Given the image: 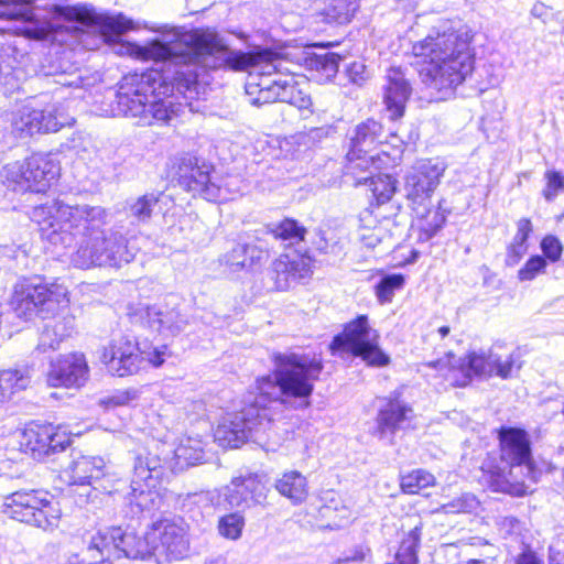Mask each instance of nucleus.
<instances>
[{"instance_id": "nucleus-57", "label": "nucleus", "mask_w": 564, "mask_h": 564, "mask_svg": "<svg viewBox=\"0 0 564 564\" xmlns=\"http://www.w3.org/2000/svg\"><path fill=\"white\" fill-rule=\"evenodd\" d=\"M533 231V226L530 219L521 218L517 223V232L512 239V242L517 245L528 246V239Z\"/></svg>"}, {"instance_id": "nucleus-52", "label": "nucleus", "mask_w": 564, "mask_h": 564, "mask_svg": "<svg viewBox=\"0 0 564 564\" xmlns=\"http://www.w3.org/2000/svg\"><path fill=\"white\" fill-rule=\"evenodd\" d=\"M545 178L546 188L544 189V197L546 200H552L564 189V175L558 171H547Z\"/></svg>"}, {"instance_id": "nucleus-4", "label": "nucleus", "mask_w": 564, "mask_h": 564, "mask_svg": "<svg viewBox=\"0 0 564 564\" xmlns=\"http://www.w3.org/2000/svg\"><path fill=\"white\" fill-rule=\"evenodd\" d=\"M50 19L40 20L33 0H0V19L17 23L14 32L34 40L64 42L65 36L85 43L93 36L98 43L113 45L133 29V21L123 13L97 12L88 4H53Z\"/></svg>"}, {"instance_id": "nucleus-55", "label": "nucleus", "mask_w": 564, "mask_h": 564, "mask_svg": "<svg viewBox=\"0 0 564 564\" xmlns=\"http://www.w3.org/2000/svg\"><path fill=\"white\" fill-rule=\"evenodd\" d=\"M290 105L296 107L299 110L307 111L308 113H313V101L307 91L299 84L296 90L292 96V100L289 101Z\"/></svg>"}, {"instance_id": "nucleus-14", "label": "nucleus", "mask_w": 564, "mask_h": 564, "mask_svg": "<svg viewBox=\"0 0 564 564\" xmlns=\"http://www.w3.org/2000/svg\"><path fill=\"white\" fill-rule=\"evenodd\" d=\"M387 140L381 122L369 118L358 123L348 134L347 169L351 174L358 170H380L387 163L388 154L378 152V145Z\"/></svg>"}, {"instance_id": "nucleus-62", "label": "nucleus", "mask_w": 564, "mask_h": 564, "mask_svg": "<svg viewBox=\"0 0 564 564\" xmlns=\"http://www.w3.org/2000/svg\"><path fill=\"white\" fill-rule=\"evenodd\" d=\"M55 83L61 85L62 87L79 88L82 86L83 79L79 75H66L62 73L57 75V79H55Z\"/></svg>"}, {"instance_id": "nucleus-26", "label": "nucleus", "mask_w": 564, "mask_h": 564, "mask_svg": "<svg viewBox=\"0 0 564 564\" xmlns=\"http://www.w3.org/2000/svg\"><path fill=\"white\" fill-rule=\"evenodd\" d=\"M387 85L384 87L383 102L389 119L395 121L403 117L406 101L411 95L412 88L409 80L400 68H390L387 75Z\"/></svg>"}, {"instance_id": "nucleus-10", "label": "nucleus", "mask_w": 564, "mask_h": 564, "mask_svg": "<svg viewBox=\"0 0 564 564\" xmlns=\"http://www.w3.org/2000/svg\"><path fill=\"white\" fill-rule=\"evenodd\" d=\"M129 315L132 323H139L163 337L195 333L199 329L198 324L214 327L218 324L216 316L209 312L193 316L186 314L176 295H169L161 304L130 308Z\"/></svg>"}, {"instance_id": "nucleus-29", "label": "nucleus", "mask_w": 564, "mask_h": 564, "mask_svg": "<svg viewBox=\"0 0 564 564\" xmlns=\"http://www.w3.org/2000/svg\"><path fill=\"white\" fill-rule=\"evenodd\" d=\"M64 473L68 479V484L107 481L106 477L108 476L107 465L102 457L84 456L80 454H73L72 462L65 468Z\"/></svg>"}, {"instance_id": "nucleus-45", "label": "nucleus", "mask_w": 564, "mask_h": 564, "mask_svg": "<svg viewBox=\"0 0 564 564\" xmlns=\"http://www.w3.org/2000/svg\"><path fill=\"white\" fill-rule=\"evenodd\" d=\"M243 527L245 518L239 511L225 514L218 521L219 534L229 540H238Z\"/></svg>"}, {"instance_id": "nucleus-32", "label": "nucleus", "mask_w": 564, "mask_h": 564, "mask_svg": "<svg viewBox=\"0 0 564 564\" xmlns=\"http://www.w3.org/2000/svg\"><path fill=\"white\" fill-rule=\"evenodd\" d=\"M165 197L163 192H150L126 202V214L131 225H148L161 199Z\"/></svg>"}, {"instance_id": "nucleus-28", "label": "nucleus", "mask_w": 564, "mask_h": 564, "mask_svg": "<svg viewBox=\"0 0 564 564\" xmlns=\"http://www.w3.org/2000/svg\"><path fill=\"white\" fill-rule=\"evenodd\" d=\"M153 454H159L161 458H166V470L172 469L182 471L191 466L202 464L204 462L205 452L200 441L186 440L182 442L175 449H165L156 445Z\"/></svg>"}, {"instance_id": "nucleus-47", "label": "nucleus", "mask_w": 564, "mask_h": 564, "mask_svg": "<svg viewBox=\"0 0 564 564\" xmlns=\"http://www.w3.org/2000/svg\"><path fill=\"white\" fill-rule=\"evenodd\" d=\"M371 558L370 547L361 543L345 550L335 561V564H368L371 562Z\"/></svg>"}, {"instance_id": "nucleus-31", "label": "nucleus", "mask_w": 564, "mask_h": 564, "mask_svg": "<svg viewBox=\"0 0 564 564\" xmlns=\"http://www.w3.org/2000/svg\"><path fill=\"white\" fill-rule=\"evenodd\" d=\"M452 367L460 373V378L456 379L458 387L468 386L475 378L492 377L490 351H470L458 358Z\"/></svg>"}, {"instance_id": "nucleus-43", "label": "nucleus", "mask_w": 564, "mask_h": 564, "mask_svg": "<svg viewBox=\"0 0 564 564\" xmlns=\"http://www.w3.org/2000/svg\"><path fill=\"white\" fill-rule=\"evenodd\" d=\"M404 283L405 278L402 273L384 274L375 285V292L379 303H390L394 292L401 290Z\"/></svg>"}, {"instance_id": "nucleus-24", "label": "nucleus", "mask_w": 564, "mask_h": 564, "mask_svg": "<svg viewBox=\"0 0 564 564\" xmlns=\"http://www.w3.org/2000/svg\"><path fill=\"white\" fill-rule=\"evenodd\" d=\"M264 475L250 473L232 478L224 488V498L230 508L246 509L250 502L262 503L265 499Z\"/></svg>"}, {"instance_id": "nucleus-1", "label": "nucleus", "mask_w": 564, "mask_h": 564, "mask_svg": "<svg viewBox=\"0 0 564 564\" xmlns=\"http://www.w3.org/2000/svg\"><path fill=\"white\" fill-rule=\"evenodd\" d=\"M195 42V30H176L166 40L135 45L133 54L153 61L156 66L123 77L105 110L107 115L131 118L143 127L169 123L177 113L176 95L187 99L198 94V77L204 67Z\"/></svg>"}, {"instance_id": "nucleus-6", "label": "nucleus", "mask_w": 564, "mask_h": 564, "mask_svg": "<svg viewBox=\"0 0 564 564\" xmlns=\"http://www.w3.org/2000/svg\"><path fill=\"white\" fill-rule=\"evenodd\" d=\"M144 535L121 527H109L90 533L84 542L87 543L89 557H107L113 562L121 557L129 560L150 561L158 564L162 560L177 561L187 556L189 540L182 519H159L151 523Z\"/></svg>"}, {"instance_id": "nucleus-15", "label": "nucleus", "mask_w": 564, "mask_h": 564, "mask_svg": "<svg viewBox=\"0 0 564 564\" xmlns=\"http://www.w3.org/2000/svg\"><path fill=\"white\" fill-rule=\"evenodd\" d=\"M171 162V174L184 191L208 202L225 198L209 162L188 152L175 155Z\"/></svg>"}, {"instance_id": "nucleus-2", "label": "nucleus", "mask_w": 564, "mask_h": 564, "mask_svg": "<svg viewBox=\"0 0 564 564\" xmlns=\"http://www.w3.org/2000/svg\"><path fill=\"white\" fill-rule=\"evenodd\" d=\"M273 375L258 378L248 404L228 414L214 433L221 447L238 448L249 440L259 442L273 424L274 412L282 408L304 409L310 405L314 384L324 365L318 354L276 352Z\"/></svg>"}, {"instance_id": "nucleus-42", "label": "nucleus", "mask_w": 564, "mask_h": 564, "mask_svg": "<svg viewBox=\"0 0 564 564\" xmlns=\"http://www.w3.org/2000/svg\"><path fill=\"white\" fill-rule=\"evenodd\" d=\"M435 484L433 474L425 469H415L406 475L401 476L400 486L404 494H419L422 489L431 487Z\"/></svg>"}, {"instance_id": "nucleus-5", "label": "nucleus", "mask_w": 564, "mask_h": 564, "mask_svg": "<svg viewBox=\"0 0 564 564\" xmlns=\"http://www.w3.org/2000/svg\"><path fill=\"white\" fill-rule=\"evenodd\" d=\"M471 36L467 30H456L449 21L433 26L429 34L412 46L415 57L424 65L420 78L433 100L453 97L475 68V56L470 47Z\"/></svg>"}, {"instance_id": "nucleus-48", "label": "nucleus", "mask_w": 564, "mask_h": 564, "mask_svg": "<svg viewBox=\"0 0 564 564\" xmlns=\"http://www.w3.org/2000/svg\"><path fill=\"white\" fill-rule=\"evenodd\" d=\"M546 259L543 256L534 254L531 256L524 263V265L518 271V279L521 282L532 281L539 274L545 272Z\"/></svg>"}, {"instance_id": "nucleus-9", "label": "nucleus", "mask_w": 564, "mask_h": 564, "mask_svg": "<svg viewBox=\"0 0 564 564\" xmlns=\"http://www.w3.org/2000/svg\"><path fill=\"white\" fill-rule=\"evenodd\" d=\"M166 475V458L153 454L150 449L134 457L131 491L127 499L126 514L131 518L153 519L155 511L163 505V498L156 487Z\"/></svg>"}, {"instance_id": "nucleus-17", "label": "nucleus", "mask_w": 564, "mask_h": 564, "mask_svg": "<svg viewBox=\"0 0 564 564\" xmlns=\"http://www.w3.org/2000/svg\"><path fill=\"white\" fill-rule=\"evenodd\" d=\"M446 170L443 160L427 159L419 162L405 176L404 191L408 205L415 216L426 214L432 196Z\"/></svg>"}, {"instance_id": "nucleus-54", "label": "nucleus", "mask_w": 564, "mask_h": 564, "mask_svg": "<svg viewBox=\"0 0 564 564\" xmlns=\"http://www.w3.org/2000/svg\"><path fill=\"white\" fill-rule=\"evenodd\" d=\"M327 237L326 232L318 229L315 231L314 237L311 241L312 246L321 253H334L336 254L337 242L333 241Z\"/></svg>"}, {"instance_id": "nucleus-40", "label": "nucleus", "mask_w": 564, "mask_h": 564, "mask_svg": "<svg viewBox=\"0 0 564 564\" xmlns=\"http://www.w3.org/2000/svg\"><path fill=\"white\" fill-rule=\"evenodd\" d=\"M22 56V54H20ZM19 52L17 46L4 43L0 46V85H8L15 78Z\"/></svg>"}, {"instance_id": "nucleus-58", "label": "nucleus", "mask_w": 564, "mask_h": 564, "mask_svg": "<svg viewBox=\"0 0 564 564\" xmlns=\"http://www.w3.org/2000/svg\"><path fill=\"white\" fill-rule=\"evenodd\" d=\"M528 246L517 245L511 242L507 248L505 263L507 267L517 265L521 259L527 254Z\"/></svg>"}, {"instance_id": "nucleus-19", "label": "nucleus", "mask_w": 564, "mask_h": 564, "mask_svg": "<svg viewBox=\"0 0 564 564\" xmlns=\"http://www.w3.org/2000/svg\"><path fill=\"white\" fill-rule=\"evenodd\" d=\"M69 445L70 440L66 432L50 423L32 422L20 438V449L40 462L63 453Z\"/></svg>"}, {"instance_id": "nucleus-34", "label": "nucleus", "mask_w": 564, "mask_h": 564, "mask_svg": "<svg viewBox=\"0 0 564 564\" xmlns=\"http://www.w3.org/2000/svg\"><path fill=\"white\" fill-rule=\"evenodd\" d=\"M358 8V0H322L317 15L329 24H346L351 21Z\"/></svg>"}, {"instance_id": "nucleus-41", "label": "nucleus", "mask_w": 564, "mask_h": 564, "mask_svg": "<svg viewBox=\"0 0 564 564\" xmlns=\"http://www.w3.org/2000/svg\"><path fill=\"white\" fill-rule=\"evenodd\" d=\"M340 56L334 52L313 54L308 59L311 69L316 70L326 80L333 79L338 73Z\"/></svg>"}, {"instance_id": "nucleus-50", "label": "nucleus", "mask_w": 564, "mask_h": 564, "mask_svg": "<svg viewBox=\"0 0 564 564\" xmlns=\"http://www.w3.org/2000/svg\"><path fill=\"white\" fill-rule=\"evenodd\" d=\"M479 501L473 494H463L445 506L448 512L470 513L478 509Z\"/></svg>"}, {"instance_id": "nucleus-36", "label": "nucleus", "mask_w": 564, "mask_h": 564, "mask_svg": "<svg viewBox=\"0 0 564 564\" xmlns=\"http://www.w3.org/2000/svg\"><path fill=\"white\" fill-rule=\"evenodd\" d=\"M267 228L268 234L289 247L304 242L307 234V229L299 220L289 217L279 223L270 224Z\"/></svg>"}, {"instance_id": "nucleus-64", "label": "nucleus", "mask_w": 564, "mask_h": 564, "mask_svg": "<svg viewBox=\"0 0 564 564\" xmlns=\"http://www.w3.org/2000/svg\"><path fill=\"white\" fill-rule=\"evenodd\" d=\"M167 351V346L162 345L160 347H155L151 352H149V361L154 367H160L164 362V357Z\"/></svg>"}, {"instance_id": "nucleus-49", "label": "nucleus", "mask_w": 564, "mask_h": 564, "mask_svg": "<svg viewBox=\"0 0 564 564\" xmlns=\"http://www.w3.org/2000/svg\"><path fill=\"white\" fill-rule=\"evenodd\" d=\"M540 248L542 250V254L546 259V263H555L557 262L563 253V245L556 236L547 235L545 236L541 242Z\"/></svg>"}, {"instance_id": "nucleus-16", "label": "nucleus", "mask_w": 564, "mask_h": 564, "mask_svg": "<svg viewBox=\"0 0 564 564\" xmlns=\"http://www.w3.org/2000/svg\"><path fill=\"white\" fill-rule=\"evenodd\" d=\"M7 180L14 184L13 191L44 193L59 175V164L51 154L36 153L23 163L15 162L6 167Z\"/></svg>"}, {"instance_id": "nucleus-37", "label": "nucleus", "mask_w": 564, "mask_h": 564, "mask_svg": "<svg viewBox=\"0 0 564 564\" xmlns=\"http://www.w3.org/2000/svg\"><path fill=\"white\" fill-rule=\"evenodd\" d=\"M422 523L411 529L401 540L393 562L388 564H419L417 552L421 546Z\"/></svg>"}, {"instance_id": "nucleus-11", "label": "nucleus", "mask_w": 564, "mask_h": 564, "mask_svg": "<svg viewBox=\"0 0 564 564\" xmlns=\"http://www.w3.org/2000/svg\"><path fill=\"white\" fill-rule=\"evenodd\" d=\"M67 290L58 284L35 283L23 280L14 285L10 306L17 317L24 321L55 316L67 308Z\"/></svg>"}, {"instance_id": "nucleus-38", "label": "nucleus", "mask_w": 564, "mask_h": 564, "mask_svg": "<svg viewBox=\"0 0 564 564\" xmlns=\"http://www.w3.org/2000/svg\"><path fill=\"white\" fill-rule=\"evenodd\" d=\"M422 220L420 227V239L430 240L432 239L445 225L447 210L443 208L442 202H438L436 208H432V204L426 206V214L416 216Z\"/></svg>"}, {"instance_id": "nucleus-56", "label": "nucleus", "mask_w": 564, "mask_h": 564, "mask_svg": "<svg viewBox=\"0 0 564 564\" xmlns=\"http://www.w3.org/2000/svg\"><path fill=\"white\" fill-rule=\"evenodd\" d=\"M346 75L350 83L361 86L368 78L366 65L362 62H352L346 66Z\"/></svg>"}, {"instance_id": "nucleus-61", "label": "nucleus", "mask_w": 564, "mask_h": 564, "mask_svg": "<svg viewBox=\"0 0 564 564\" xmlns=\"http://www.w3.org/2000/svg\"><path fill=\"white\" fill-rule=\"evenodd\" d=\"M513 564H544L543 560L531 547L525 546L513 558Z\"/></svg>"}, {"instance_id": "nucleus-60", "label": "nucleus", "mask_w": 564, "mask_h": 564, "mask_svg": "<svg viewBox=\"0 0 564 564\" xmlns=\"http://www.w3.org/2000/svg\"><path fill=\"white\" fill-rule=\"evenodd\" d=\"M382 238L380 228L362 229L359 235V240L368 249L376 248L382 241Z\"/></svg>"}, {"instance_id": "nucleus-25", "label": "nucleus", "mask_w": 564, "mask_h": 564, "mask_svg": "<svg viewBox=\"0 0 564 564\" xmlns=\"http://www.w3.org/2000/svg\"><path fill=\"white\" fill-rule=\"evenodd\" d=\"M88 376V366L83 355L59 356L50 364L46 381L51 387H80Z\"/></svg>"}, {"instance_id": "nucleus-20", "label": "nucleus", "mask_w": 564, "mask_h": 564, "mask_svg": "<svg viewBox=\"0 0 564 564\" xmlns=\"http://www.w3.org/2000/svg\"><path fill=\"white\" fill-rule=\"evenodd\" d=\"M412 415V408L400 399V393H391L378 410L373 435L386 444H393L395 434L410 424Z\"/></svg>"}, {"instance_id": "nucleus-39", "label": "nucleus", "mask_w": 564, "mask_h": 564, "mask_svg": "<svg viewBox=\"0 0 564 564\" xmlns=\"http://www.w3.org/2000/svg\"><path fill=\"white\" fill-rule=\"evenodd\" d=\"M275 88V78L270 82V87H267L261 86V84H256V77L253 75H251L245 86L249 102L258 107L278 101L279 95H276Z\"/></svg>"}, {"instance_id": "nucleus-51", "label": "nucleus", "mask_w": 564, "mask_h": 564, "mask_svg": "<svg viewBox=\"0 0 564 564\" xmlns=\"http://www.w3.org/2000/svg\"><path fill=\"white\" fill-rule=\"evenodd\" d=\"M490 360L492 365V376H497L501 379L511 377L516 364L513 354L509 355L506 360H501L499 355L490 351Z\"/></svg>"}, {"instance_id": "nucleus-53", "label": "nucleus", "mask_w": 564, "mask_h": 564, "mask_svg": "<svg viewBox=\"0 0 564 564\" xmlns=\"http://www.w3.org/2000/svg\"><path fill=\"white\" fill-rule=\"evenodd\" d=\"M299 82L293 76L288 78H275L278 101L286 102L292 100V96L299 86Z\"/></svg>"}, {"instance_id": "nucleus-7", "label": "nucleus", "mask_w": 564, "mask_h": 564, "mask_svg": "<svg viewBox=\"0 0 564 564\" xmlns=\"http://www.w3.org/2000/svg\"><path fill=\"white\" fill-rule=\"evenodd\" d=\"M195 34L204 70H246L253 67L259 74L273 75L275 78L294 77L295 73L288 66V62L269 48L242 52L229 48L216 32L195 30Z\"/></svg>"}, {"instance_id": "nucleus-44", "label": "nucleus", "mask_w": 564, "mask_h": 564, "mask_svg": "<svg viewBox=\"0 0 564 564\" xmlns=\"http://www.w3.org/2000/svg\"><path fill=\"white\" fill-rule=\"evenodd\" d=\"M69 486L73 487L72 492L75 496V502L80 507L95 502L102 492H110L106 481L95 484L83 481V484H69Z\"/></svg>"}, {"instance_id": "nucleus-22", "label": "nucleus", "mask_w": 564, "mask_h": 564, "mask_svg": "<svg viewBox=\"0 0 564 564\" xmlns=\"http://www.w3.org/2000/svg\"><path fill=\"white\" fill-rule=\"evenodd\" d=\"M373 167L358 170L354 175L358 184H365L369 187L376 200V207L372 213L376 217L390 219L397 216L399 206L388 205L397 192L398 181L390 174L376 173Z\"/></svg>"}, {"instance_id": "nucleus-59", "label": "nucleus", "mask_w": 564, "mask_h": 564, "mask_svg": "<svg viewBox=\"0 0 564 564\" xmlns=\"http://www.w3.org/2000/svg\"><path fill=\"white\" fill-rule=\"evenodd\" d=\"M137 398L138 391L134 389H128L113 393L108 398L107 403L113 406H123L130 404L132 401L137 400Z\"/></svg>"}, {"instance_id": "nucleus-46", "label": "nucleus", "mask_w": 564, "mask_h": 564, "mask_svg": "<svg viewBox=\"0 0 564 564\" xmlns=\"http://www.w3.org/2000/svg\"><path fill=\"white\" fill-rule=\"evenodd\" d=\"M26 254L14 246H0V271L18 273L20 264H25Z\"/></svg>"}, {"instance_id": "nucleus-18", "label": "nucleus", "mask_w": 564, "mask_h": 564, "mask_svg": "<svg viewBox=\"0 0 564 564\" xmlns=\"http://www.w3.org/2000/svg\"><path fill=\"white\" fill-rule=\"evenodd\" d=\"M74 121L64 107L50 104L45 108H37L29 101L12 116V129L19 138L30 137L34 133L56 132L64 126Z\"/></svg>"}, {"instance_id": "nucleus-8", "label": "nucleus", "mask_w": 564, "mask_h": 564, "mask_svg": "<svg viewBox=\"0 0 564 564\" xmlns=\"http://www.w3.org/2000/svg\"><path fill=\"white\" fill-rule=\"evenodd\" d=\"M499 460L486 465L492 481L499 489L508 485L524 486L536 482V469L532 457L529 433L514 426H501L498 431Z\"/></svg>"}, {"instance_id": "nucleus-21", "label": "nucleus", "mask_w": 564, "mask_h": 564, "mask_svg": "<svg viewBox=\"0 0 564 564\" xmlns=\"http://www.w3.org/2000/svg\"><path fill=\"white\" fill-rule=\"evenodd\" d=\"M100 358L108 371L118 377L137 372L142 360L138 343L129 335L113 339L104 347Z\"/></svg>"}, {"instance_id": "nucleus-27", "label": "nucleus", "mask_w": 564, "mask_h": 564, "mask_svg": "<svg viewBox=\"0 0 564 564\" xmlns=\"http://www.w3.org/2000/svg\"><path fill=\"white\" fill-rule=\"evenodd\" d=\"M267 257L268 252L261 246L252 242H237L220 257L219 262L229 273H238L252 270Z\"/></svg>"}, {"instance_id": "nucleus-3", "label": "nucleus", "mask_w": 564, "mask_h": 564, "mask_svg": "<svg viewBox=\"0 0 564 564\" xmlns=\"http://www.w3.org/2000/svg\"><path fill=\"white\" fill-rule=\"evenodd\" d=\"M31 219L39 225L41 237L51 245L62 249L78 245L72 256L77 268L121 267L135 256L121 232H106V213L101 207L69 205L53 199L35 206Z\"/></svg>"}, {"instance_id": "nucleus-13", "label": "nucleus", "mask_w": 564, "mask_h": 564, "mask_svg": "<svg viewBox=\"0 0 564 564\" xmlns=\"http://www.w3.org/2000/svg\"><path fill=\"white\" fill-rule=\"evenodd\" d=\"M1 511L11 519L53 530L61 518V509L47 494L40 490H17L4 497Z\"/></svg>"}, {"instance_id": "nucleus-63", "label": "nucleus", "mask_w": 564, "mask_h": 564, "mask_svg": "<svg viewBox=\"0 0 564 564\" xmlns=\"http://www.w3.org/2000/svg\"><path fill=\"white\" fill-rule=\"evenodd\" d=\"M239 181L237 177H227L225 180L224 184L218 183L223 188V194L225 195V198L223 200H227L228 194L239 193L241 191V187L237 184ZM217 202H221V199H218Z\"/></svg>"}, {"instance_id": "nucleus-33", "label": "nucleus", "mask_w": 564, "mask_h": 564, "mask_svg": "<svg viewBox=\"0 0 564 564\" xmlns=\"http://www.w3.org/2000/svg\"><path fill=\"white\" fill-rule=\"evenodd\" d=\"M33 369L28 365L0 370V403L25 390L32 380Z\"/></svg>"}, {"instance_id": "nucleus-30", "label": "nucleus", "mask_w": 564, "mask_h": 564, "mask_svg": "<svg viewBox=\"0 0 564 564\" xmlns=\"http://www.w3.org/2000/svg\"><path fill=\"white\" fill-rule=\"evenodd\" d=\"M61 310L55 316L45 318V324L40 334L37 349L42 352L55 350L61 341L70 336L75 329V318Z\"/></svg>"}, {"instance_id": "nucleus-35", "label": "nucleus", "mask_w": 564, "mask_h": 564, "mask_svg": "<svg viewBox=\"0 0 564 564\" xmlns=\"http://www.w3.org/2000/svg\"><path fill=\"white\" fill-rule=\"evenodd\" d=\"M278 492L293 505L302 503L308 495L306 478L296 470L284 473L274 485Z\"/></svg>"}, {"instance_id": "nucleus-23", "label": "nucleus", "mask_w": 564, "mask_h": 564, "mask_svg": "<svg viewBox=\"0 0 564 564\" xmlns=\"http://www.w3.org/2000/svg\"><path fill=\"white\" fill-rule=\"evenodd\" d=\"M311 258L307 250H294L292 253H283L276 258L269 270V276L278 291H285L292 282H297L310 275Z\"/></svg>"}, {"instance_id": "nucleus-12", "label": "nucleus", "mask_w": 564, "mask_h": 564, "mask_svg": "<svg viewBox=\"0 0 564 564\" xmlns=\"http://www.w3.org/2000/svg\"><path fill=\"white\" fill-rule=\"evenodd\" d=\"M378 337L377 330L369 326L368 316L358 315L345 324L341 333L333 337L329 349L333 355L346 352L359 357L371 367H386L391 359L380 348Z\"/></svg>"}]
</instances>
